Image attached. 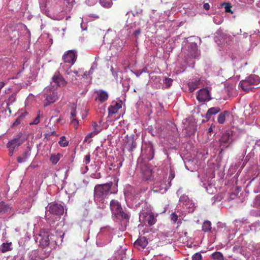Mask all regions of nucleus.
I'll list each match as a JSON object with an SVG mask.
<instances>
[{"label":"nucleus","mask_w":260,"mask_h":260,"mask_svg":"<svg viewBox=\"0 0 260 260\" xmlns=\"http://www.w3.org/2000/svg\"><path fill=\"white\" fill-rule=\"evenodd\" d=\"M260 81L259 77L256 75H251L245 80L241 81L239 85L243 90L248 91L252 89L251 86L257 84Z\"/></svg>","instance_id":"obj_7"},{"label":"nucleus","mask_w":260,"mask_h":260,"mask_svg":"<svg viewBox=\"0 0 260 260\" xmlns=\"http://www.w3.org/2000/svg\"><path fill=\"white\" fill-rule=\"evenodd\" d=\"M97 96L95 99L96 101H99L101 103H104L106 101L109 97L108 92L103 90H99L95 91Z\"/></svg>","instance_id":"obj_18"},{"label":"nucleus","mask_w":260,"mask_h":260,"mask_svg":"<svg viewBox=\"0 0 260 260\" xmlns=\"http://www.w3.org/2000/svg\"><path fill=\"white\" fill-rule=\"evenodd\" d=\"M164 178V175L160 176L159 178H154L153 182L152 183V190L154 192H158L162 190L164 187L163 184V179Z\"/></svg>","instance_id":"obj_12"},{"label":"nucleus","mask_w":260,"mask_h":260,"mask_svg":"<svg viewBox=\"0 0 260 260\" xmlns=\"http://www.w3.org/2000/svg\"><path fill=\"white\" fill-rule=\"evenodd\" d=\"M21 122V119L19 117L17 118L15 121L12 124V127L17 126L20 124Z\"/></svg>","instance_id":"obj_47"},{"label":"nucleus","mask_w":260,"mask_h":260,"mask_svg":"<svg viewBox=\"0 0 260 260\" xmlns=\"http://www.w3.org/2000/svg\"><path fill=\"white\" fill-rule=\"evenodd\" d=\"M186 169L190 172H194L198 169V166L197 164H185Z\"/></svg>","instance_id":"obj_30"},{"label":"nucleus","mask_w":260,"mask_h":260,"mask_svg":"<svg viewBox=\"0 0 260 260\" xmlns=\"http://www.w3.org/2000/svg\"><path fill=\"white\" fill-rule=\"evenodd\" d=\"M76 106L73 105L71 108V112L70 113V119L76 118Z\"/></svg>","instance_id":"obj_40"},{"label":"nucleus","mask_w":260,"mask_h":260,"mask_svg":"<svg viewBox=\"0 0 260 260\" xmlns=\"http://www.w3.org/2000/svg\"><path fill=\"white\" fill-rule=\"evenodd\" d=\"M60 141L58 142V144L61 147H66L69 145V141L66 140V137L65 136H61L60 138Z\"/></svg>","instance_id":"obj_35"},{"label":"nucleus","mask_w":260,"mask_h":260,"mask_svg":"<svg viewBox=\"0 0 260 260\" xmlns=\"http://www.w3.org/2000/svg\"><path fill=\"white\" fill-rule=\"evenodd\" d=\"M5 84H6L5 82H4L3 81L0 82V90L5 86Z\"/></svg>","instance_id":"obj_58"},{"label":"nucleus","mask_w":260,"mask_h":260,"mask_svg":"<svg viewBox=\"0 0 260 260\" xmlns=\"http://www.w3.org/2000/svg\"><path fill=\"white\" fill-rule=\"evenodd\" d=\"M175 175L174 172L172 170H170L169 177V179H170L171 180H172L175 177Z\"/></svg>","instance_id":"obj_51"},{"label":"nucleus","mask_w":260,"mask_h":260,"mask_svg":"<svg viewBox=\"0 0 260 260\" xmlns=\"http://www.w3.org/2000/svg\"><path fill=\"white\" fill-rule=\"evenodd\" d=\"M10 244L8 243H3L1 246V250L3 253L6 252L11 250Z\"/></svg>","instance_id":"obj_36"},{"label":"nucleus","mask_w":260,"mask_h":260,"mask_svg":"<svg viewBox=\"0 0 260 260\" xmlns=\"http://www.w3.org/2000/svg\"><path fill=\"white\" fill-rule=\"evenodd\" d=\"M202 230L205 232H210L211 230V223L209 221H205L202 225Z\"/></svg>","instance_id":"obj_29"},{"label":"nucleus","mask_w":260,"mask_h":260,"mask_svg":"<svg viewBox=\"0 0 260 260\" xmlns=\"http://www.w3.org/2000/svg\"><path fill=\"white\" fill-rule=\"evenodd\" d=\"M74 73L75 74H76V75L77 76H79V75H78V71H71V70L70 71H67V73L68 74H70V73Z\"/></svg>","instance_id":"obj_54"},{"label":"nucleus","mask_w":260,"mask_h":260,"mask_svg":"<svg viewBox=\"0 0 260 260\" xmlns=\"http://www.w3.org/2000/svg\"><path fill=\"white\" fill-rule=\"evenodd\" d=\"M29 167H30L31 168H35L36 167V166L31 165Z\"/></svg>","instance_id":"obj_63"},{"label":"nucleus","mask_w":260,"mask_h":260,"mask_svg":"<svg viewBox=\"0 0 260 260\" xmlns=\"http://www.w3.org/2000/svg\"><path fill=\"white\" fill-rule=\"evenodd\" d=\"M101 131V129H97L96 128H95V130H93V131L90 133H89L85 137L84 139V141L86 142L87 141V140L88 138H91L94 136L98 134L99 133H100Z\"/></svg>","instance_id":"obj_33"},{"label":"nucleus","mask_w":260,"mask_h":260,"mask_svg":"<svg viewBox=\"0 0 260 260\" xmlns=\"http://www.w3.org/2000/svg\"><path fill=\"white\" fill-rule=\"evenodd\" d=\"M71 123L74 125V126L76 128L78 125L79 121L76 118H73L71 119Z\"/></svg>","instance_id":"obj_49"},{"label":"nucleus","mask_w":260,"mask_h":260,"mask_svg":"<svg viewBox=\"0 0 260 260\" xmlns=\"http://www.w3.org/2000/svg\"><path fill=\"white\" fill-rule=\"evenodd\" d=\"M100 5L104 8H109L112 5V2L111 1L106 0H100Z\"/></svg>","instance_id":"obj_34"},{"label":"nucleus","mask_w":260,"mask_h":260,"mask_svg":"<svg viewBox=\"0 0 260 260\" xmlns=\"http://www.w3.org/2000/svg\"><path fill=\"white\" fill-rule=\"evenodd\" d=\"M27 114V112H24L23 113H22L19 116V117L21 119H22L23 118H24L25 115Z\"/></svg>","instance_id":"obj_57"},{"label":"nucleus","mask_w":260,"mask_h":260,"mask_svg":"<svg viewBox=\"0 0 260 260\" xmlns=\"http://www.w3.org/2000/svg\"><path fill=\"white\" fill-rule=\"evenodd\" d=\"M62 156V155L59 153L52 154L50 157V160L51 162H57Z\"/></svg>","instance_id":"obj_28"},{"label":"nucleus","mask_w":260,"mask_h":260,"mask_svg":"<svg viewBox=\"0 0 260 260\" xmlns=\"http://www.w3.org/2000/svg\"><path fill=\"white\" fill-rule=\"evenodd\" d=\"M40 122V115L39 113L37 116L35 118L32 122H30V124H37Z\"/></svg>","instance_id":"obj_48"},{"label":"nucleus","mask_w":260,"mask_h":260,"mask_svg":"<svg viewBox=\"0 0 260 260\" xmlns=\"http://www.w3.org/2000/svg\"><path fill=\"white\" fill-rule=\"evenodd\" d=\"M11 208L4 202H0V214L8 213L11 210Z\"/></svg>","instance_id":"obj_23"},{"label":"nucleus","mask_w":260,"mask_h":260,"mask_svg":"<svg viewBox=\"0 0 260 260\" xmlns=\"http://www.w3.org/2000/svg\"><path fill=\"white\" fill-rule=\"evenodd\" d=\"M54 235L46 230H42L37 238L39 241V246L42 248L45 254V257H47L50 255L51 251V248L49 247L50 239H52Z\"/></svg>","instance_id":"obj_2"},{"label":"nucleus","mask_w":260,"mask_h":260,"mask_svg":"<svg viewBox=\"0 0 260 260\" xmlns=\"http://www.w3.org/2000/svg\"><path fill=\"white\" fill-rule=\"evenodd\" d=\"M256 202L258 205H260V197H257L256 198Z\"/></svg>","instance_id":"obj_59"},{"label":"nucleus","mask_w":260,"mask_h":260,"mask_svg":"<svg viewBox=\"0 0 260 260\" xmlns=\"http://www.w3.org/2000/svg\"><path fill=\"white\" fill-rule=\"evenodd\" d=\"M122 166V164H110L109 166V170L110 171L113 170L115 172H118L119 169Z\"/></svg>","instance_id":"obj_31"},{"label":"nucleus","mask_w":260,"mask_h":260,"mask_svg":"<svg viewBox=\"0 0 260 260\" xmlns=\"http://www.w3.org/2000/svg\"><path fill=\"white\" fill-rule=\"evenodd\" d=\"M185 57L190 58L198 57L200 55V51L198 49L197 44L194 42L188 43L183 48Z\"/></svg>","instance_id":"obj_5"},{"label":"nucleus","mask_w":260,"mask_h":260,"mask_svg":"<svg viewBox=\"0 0 260 260\" xmlns=\"http://www.w3.org/2000/svg\"><path fill=\"white\" fill-rule=\"evenodd\" d=\"M16 100V95L15 94H12L8 99L7 102V106H9L10 105H12Z\"/></svg>","instance_id":"obj_39"},{"label":"nucleus","mask_w":260,"mask_h":260,"mask_svg":"<svg viewBox=\"0 0 260 260\" xmlns=\"http://www.w3.org/2000/svg\"><path fill=\"white\" fill-rule=\"evenodd\" d=\"M146 220L148 223V224L150 226L153 225L156 222V219L154 217V215L153 213H150L148 214V216L147 217Z\"/></svg>","instance_id":"obj_27"},{"label":"nucleus","mask_w":260,"mask_h":260,"mask_svg":"<svg viewBox=\"0 0 260 260\" xmlns=\"http://www.w3.org/2000/svg\"><path fill=\"white\" fill-rule=\"evenodd\" d=\"M7 109L9 110V113H11V111L10 108H9V106H7Z\"/></svg>","instance_id":"obj_64"},{"label":"nucleus","mask_w":260,"mask_h":260,"mask_svg":"<svg viewBox=\"0 0 260 260\" xmlns=\"http://www.w3.org/2000/svg\"><path fill=\"white\" fill-rule=\"evenodd\" d=\"M52 81L54 82L58 86H64L67 84V82L59 72H55L52 78Z\"/></svg>","instance_id":"obj_16"},{"label":"nucleus","mask_w":260,"mask_h":260,"mask_svg":"<svg viewBox=\"0 0 260 260\" xmlns=\"http://www.w3.org/2000/svg\"><path fill=\"white\" fill-rule=\"evenodd\" d=\"M19 136L10 140L7 144V147L9 149V154L12 156L14 151L18 149V147L23 143V141Z\"/></svg>","instance_id":"obj_9"},{"label":"nucleus","mask_w":260,"mask_h":260,"mask_svg":"<svg viewBox=\"0 0 260 260\" xmlns=\"http://www.w3.org/2000/svg\"><path fill=\"white\" fill-rule=\"evenodd\" d=\"M178 216L175 213H172L171 214V219L173 223H175L178 220Z\"/></svg>","instance_id":"obj_44"},{"label":"nucleus","mask_w":260,"mask_h":260,"mask_svg":"<svg viewBox=\"0 0 260 260\" xmlns=\"http://www.w3.org/2000/svg\"><path fill=\"white\" fill-rule=\"evenodd\" d=\"M43 96L45 98L44 100V105L45 107L54 103L58 99L57 93L54 87H46L44 90Z\"/></svg>","instance_id":"obj_6"},{"label":"nucleus","mask_w":260,"mask_h":260,"mask_svg":"<svg viewBox=\"0 0 260 260\" xmlns=\"http://www.w3.org/2000/svg\"><path fill=\"white\" fill-rule=\"evenodd\" d=\"M197 99L200 102L209 101L211 98L209 91L205 88L201 89L198 91Z\"/></svg>","instance_id":"obj_15"},{"label":"nucleus","mask_w":260,"mask_h":260,"mask_svg":"<svg viewBox=\"0 0 260 260\" xmlns=\"http://www.w3.org/2000/svg\"><path fill=\"white\" fill-rule=\"evenodd\" d=\"M200 80H195L194 81L189 82L188 84L190 92H193L199 87Z\"/></svg>","instance_id":"obj_26"},{"label":"nucleus","mask_w":260,"mask_h":260,"mask_svg":"<svg viewBox=\"0 0 260 260\" xmlns=\"http://www.w3.org/2000/svg\"><path fill=\"white\" fill-rule=\"evenodd\" d=\"M110 70L112 72L113 76L114 77L115 79L117 80L118 79V73L117 72L115 71L112 66L111 67Z\"/></svg>","instance_id":"obj_50"},{"label":"nucleus","mask_w":260,"mask_h":260,"mask_svg":"<svg viewBox=\"0 0 260 260\" xmlns=\"http://www.w3.org/2000/svg\"><path fill=\"white\" fill-rule=\"evenodd\" d=\"M148 240L145 237H141L134 243L135 246L139 249H144L148 245Z\"/></svg>","instance_id":"obj_17"},{"label":"nucleus","mask_w":260,"mask_h":260,"mask_svg":"<svg viewBox=\"0 0 260 260\" xmlns=\"http://www.w3.org/2000/svg\"><path fill=\"white\" fill-rule=\"evenodd\" d=\"M252 185L256 186V188L254 189L255 192H260V179L257 178H253L247 185V186Z\"/></svg>","instance_id":"obj_21"},{"label":"nucleus","mask_w":260,"mask_h":260,"mask_svg":"<svg viewBox=\"0 0 260 260\" xmlns=\"http://www.w3.org/2000/svg\"><path fill=\"white\" fill-rule=\"evenodd\" d=\"M30 148L28 147L27 149L18 157V162H23L28 160V158L30 156Z\"/></svg>","instance_id":"obj_19"},{"label":"nucleus","mask_w":260,"mask_h":260,"mask_svg":"<svg viewBox=\"0 0 260 260\" xmlns=\"http://www.w3.org/2000/svg\"><path fill=\"white\" fill-rule=\"evenodd\" d=\"M220 109L218 107H212L209 108L205 115V118H206L207 121L209 120L211 116L213 115H215L218 112L220 111Z\"/></svg>","instance_id":"obj_20"},{"label":"nucleus","mask_w":260,"mask_h":260,"mask_svg":"<svg viewBox=\"0 0 260 260\" xmlns=\"http://www.w3.org/2000/svg\"><path fill=\"white\" fill-rule=\"evenodd\" d=\"M64 62L70 63L73 65L77 59V51L75 50H69L62 56Z\"/></svg>","instance_id":"obj_10"},{"label":"nucleus","mask_w":260,"mask_h":260,"mask_svg":"<svg viewBox=\"0 0 260 260\" xmlns=\"http://www.w3.org/2000/svg\"><path fill=\"white\" fill-rule=\"evenodd\" d=\"M110 207L113 217L119 220H125L126 222H129L130 215L128 212L123 210L120 203L118 201L111 200Z\"/></svg>","instance_id":"obj_3"},{"label":"nucleus","mask_w":260,"mask_h":260,"mask_svg":"<svg viewBox=\"0 0 260 260\" xmlns=\"http://www.w3.org/2000/svg\"><path fill=\"white\" fill-rule=\"evenodd\" d=\"M75 155V151H72L68 153V155L66 156V157H71V159L70 160H68L69 161H73L74 160V157Z\"/></svg>","instance_id":"obj_46"},{"label":"nucleus","mask_w":260,"mask_h":260,"mask_svg":"<svg viewBox=\"0 0 260 260\" xmlns=\"http://www.w3.org/2000/svg\"><path fill=\"white\" fill-rule=\"evenodd\" d=\"M232 136L229 133H224L222 135L220 139L219 140L220 147H222L221 150L222 151L223 148L227 147L232 142Z\"/></svg>","instance_id":"obj_14"},{"label":"nucleus","mask_w":260,"mask_h":260,"mask_svg":"<svg viewBox=\"0 0 260 260\" xmlns=\"http://www.w3.org/2000/svg\"><path fill=\"white\" fill-rule=\"evenodd\" d=\"M203 8L206 10H208L210 9V5L208 3H205L203 5Z\"/></svg>","instance_id":"obj_53"},{"label":"nucleus","mask_w":260,"mask_h":260,"mask_svg":"<svg viewBox=\"0 0 260 260\" xmlns=\"http://www.w3.org/2000/svg\"><path fill=\"white\" fill-rule=\"evenodd\" d=\"M92 126L93 127L94 130H95V128H96L97 129H99L98 124L95 122H93Z\"/></svg>","instance_id":"obj_56"},{"label":"nucleus","mask_w":260,"mask_h":260,"mask_svg":"<svg viewBox=\"0 0 260 260\" xmlns=\"http://www.w3.org/2000/svg\"><path fill=\"white\" fill-rule=\"evenodd\" d=\"M254 156V152H252V149H251V151L248 153V154L245 156L244 160V162H247L249 161L252 160V158Z\"/></svg>","instance_id":"obj_37"},{"label":"nucleus","mask_w":260,"mask_h":260,"mask_svg":"<svg viewBox=\"0 0 260 260\" xmlns=\"http://www.w3.org/2000/svg\"><path fill=\"white\" fill-rule=\"evenodd\" d=\"M164 83L166 85V87H169L173 82V80L171 78H165L163 80Z\"/></svg>","instance_id":"obj_42"},{"label":"nucleus","mask_w":260,"mask_h":260,"mask_svg":"<svg viewBox=\"0 0 260 260\" xmlns=\"http://www.w3.org/2000/svg\"><path fill=\"white\" fill-rule=\"evenodd\" d=\"M140 169V172L142 176V179L148 182L153 180L154 174L156 173L160 175L162 171L156 166H153L151 164H138Z\"/></svg>","instance_id":"obj_1"},{"label":"nucleus","mask_w":260,"mask_h":260,"mask_svg":"<svg viewBox=\"0 0 260 260\" xmlns=\"http://www.w3.org/2000/svg\"><path fill=\"white\" fill-rule=\"evenodd\" d=\"M222 5L224 6L225 12L233 13V12L231 10L232 6L230 3H223Z\"/></svg>","instance_id":"obj_41"},{"label":"nucleus","mask_w":260,"mask_h":260,"mask_svg":"<svg viewBox=\"0 0 260 260\" xmlns=\"http://www.w3.org/2000/svg\"><path fill=\"white\" fill-rule=\"evenodd\" d=\"M230 112L229 111H224L223 112L220 113L217 117V121L220 124H223L225 122V117L229 116Z\"/></svg>","instance_id":"obj_22"},{"label":"nucleus","mask_w":260,"mask_h":260,"mask_svg":"<svg viewBox=\"0 0 260 260\" xmlns=\"http://www.w3.org/2000/svg\"><path fill=\"white\" fill-rule=\"evenodd\" d=\"M202 256L200 253H196L193 255L192 260H201Z\"/></svg>","instance_id":"obj_43"},{"label":"nucleus","mask_w":260,"mask_h":260,"mask_svg":"<svg viewBox=\"0 0 260 260\" xmlns=\"http://www.w3.org/2000/svg\"><path fill=\"white\" fill-rule=\"evenodd\" d=\"M139 25H140V23L137 22H134L127 25L125 28L128 31V35H132L133 31L135 30Z\"/></svg>","instance_id":"obj_24"},{"label":"nucleus","mask_w":260,"mask_h":260,"mask_svg":"<svg viewBox=\"0 0 260 260\" xmlns=\"http://www.w3.org/2000/svg\"><path fill=\"white\" fill-rule=\"evenodd\" d=\"M89 72L87 73V72H85L83 75L82 76L83 78L85 77L87 75H89Z\"/></svg>","instance_id":"obj_60"},{"label":"nucleus","mask_w":260,"mask_h":260,"mask_svg":"<svg viewBox=\"0 0 260 260\" xmlns=\"http://www.w3.org/2000/svg\"><path fill=\"white\" fill-rule=\"evenodd\" d=\"M212 132V127H210V128H209V129H208V132H209V133H210V132Z\"/></svg>","instance_id":"obj_62"},{"label":"nucleus","mask_w":260,"mask_h":260,"mask_svg":"<svg viewBox=\"0 0 260 260\" xmlns=\"http://www.w3.org/2000/svg\"><path fill=\"white\" fill-rule=\"evenodd\" d=\"M147 68H144L142 71H141L140 72H142V73L143 72H147Z\"/></svg>","instance_id":"obj_61"},{"label":"nucleus","mask_w":260,"mask_h":260,"mask_svg":"<svg viewBox=\"0 0 260 260\" xmlns=\"http://www.w3.org/2000/svg\"><path fill=\"white\" fill-rule=\"evenodd\" d=\"M124 149L129 152L133 151L136 147V143L135 141L134 137H126L124 139Z\"/></svg>","instance_id":"obj_11"},{"label":"nucleus","mask_w":260,"mask_h":260,"mask_svg":"<svg viewBox=\"0 0 260 260\" xmlns=\"http://www.w3.org/2000/svg\"><path fill=\"white\" fill-rule=\"evenodd\" d=\"M112 185V182L107 183L102 185H96L94 190L95 199H104L109 194Z\"/></svg>","instance_id":"obj_4"},{"label":"nucleus","mask_w":260,"mask_h":260,"mask_svg":"<svg viewBox=\"0 0 260 260\" xmlns=\"http://www.w3.org/2000/svg\"><path fill=\"white\" fill-rule=\"evenodd\" d=\"M212 258L214 260H223L224 257L220 252H215L212 254Z\"/></svg>","instance_id":"obj_32"},{"label":"nucleus","mask_w":260,"mask_h":260,"mask_svg":"<svg viewBox=\"0 0 260 260\" xmlns=\"http://www.w3.org/2000/svg\"><path fill=\"white\" fill-rule=\"evenodd\" d=\"M121 108V105L120 104L116 103L115 105L111 106L108 108V111L109 114H113L117 112L118 110Z\"/></svg>","instance_id":"obj_25"},{"label":"nucleus","mask_w":260,"mask_h":260,"mask_svg":"<svg viewBox=\"0 0 260 260\" xmlns=\"http://www.w3.org/2000/svg\"><path fill=\"white\" fill-rule=\"evenodd\" d=\"M90 154H87L85 156V157H84V159L87 162H89L90 161Z\"/></svg>","instance_id":"obj_55"},{"label":"nucleus","mask_w":260,"mask_h":260,"mask_svg":"<svg viewBox=\"0 0 260 260\" xmlns=\"http://www.w3.org/2000/svg\"><path fill=\"white\" fill-rule=\"evenodd\" d=\"M140 70H137L136 72H133L134 74H135V75L137 77H139L142 73V72H140Z\"/></svg>","instance_id":"obj_52"},{"label":"nucleus","mask_w":260,"mask_h":260,"mask_svg":"<svg viewBox=\"0 0 260 260\" xmlns=\"http://www.w3.org/2000/svg\"><path fill=\"white\" fill-rule=\"evenodd\" d=\"M141 33V28L139 25L137 28L133 31L132 35L135 38H138Z\"/></svg>","instance_id":"obj_38"},{"label":"nucleus","mask_w":260,"mask_h":260,"mask_svg":"<svg viewBox=\"0 0 260 260\" xmlns=\"http://www.w3.org/2000/svg\"><path fill=\"white\" fill-rule=\"evenodd\" d=\"M48 211L53 215H61L63 214V207L58 204H54L48 207Z\"/></svg>","instance_id":"obj_13"},{"label":"nucleus","mask_w":260,"mask_h":260,"mask_svg":"<svg viewBox=\"0 0 260 260\" xmlns=\"http://www.w3.org/2000/svg\"><path fill=\"white\" fill-rule=\"evenodd\" d=\"M154 149L151 143H149L142 146V157L144 162L149 161L154 157Z\"/></svg>","instance_id":"obj_8"},{"label":"nucleus","mask_w":260,"mask_h":260,"mask_svg":"<svg viewBox=\"0 0 260 260\" xmlns=\"http://www.w3.org/2000/svg\"><path fill=\"white\" fill-rule=\"evenodd\" d=\"M98 63L96 61H94L92 64L91 68L89 71V74H92L93 71L97 68Z\"/></svg>","instance_id":"obj_45"}]
</instances>
